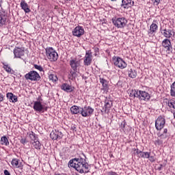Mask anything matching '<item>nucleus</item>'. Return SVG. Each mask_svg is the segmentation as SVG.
Returning <instances> with one entry per match:
<instances>
[{"instance_id": "obj_1", "label": "nucleus", "mask_w": 175, "mask_h": 175, "mask_svg": "<svg viewBox=\"0 0 175 175\" xmlns=\"http://www.w3.org/2000/svg\"><path fill=\"white\" fill-rule=\"evenodd\" d=\"M84 161L83 158L72 159L68 163V167H74L79 173H90V165Z\"/></svg>"}, {"instance_id": "obj_2", "label": "nucleus", "mask_w": 175, "mask_h": 175, "mask_svg": "<svg viewBox=\"0 0 175 175\" xmlns=\"http://www.w3.org/2000/svg\"><path fill=\"white\" fill-rule=\"evenodd\" d=\"M46 55L50 61L55 62L58 59V53L53 49L52 47L46 48Z\"/></svg>"}, {"instance_id": "obj_3", "label": "nucleus", "mask_w": 175, "mask_h": 175, "mask_svg": "<svg viewBox=\"0 0 175 175\" xmlns=\"http://www.w3.org/2000/svg\"><path fill=\"white\" fill-rule=\"evenodd\" d=\"M25 79L26 80H31V81H39V80H40V75H39L38 72L33 70L26 74Z\"/></svg>"}, {"instance_id": "obj_4", "label": "nucleus", "mask_w": 175, "mask_h": 175, "mask_svg": "<svg viewBox=\"0 0 175 175\" xmlns=\"http://www.w3.org/2000/svg\"><path fill=\"white\" fill-rule=\"evenodd\" d=\"M112 23L117 28H124L126 25L128 21L124 17L118 18L117 19H112Z\"/></svg>"}, {"instance_id": "obj_5", "label": "nucleus", "mask_w": 175, "mask_h": 175, "mask_svg": "<svg viewBox=\"0 0 175 175\" xmlns=\"http://www.w3.org/2000/svg\"><path fill=\"white\" fill-rule=\"evenodd\" d=\"M33 109L35 110V111L44 113V111H47L49 107H46L44 105H42L40 101H36L34 102Z\"/></svg>"}, {"instance_id": "obj_6", "label": "nucleus", "mask_w": 175, "mask_h": 175, "mask_svg": "<svg viewBox=\"0 0 175 175\" xmlns=\"http://www.w3.org/2000/svg\"><path fill=\"white\" fill-rule=\"evenodd\" d=\"M165 124L166 120H165V118L160 116L155 121V128L157 131H161L163 129Z\"/></svg>"}, {"instance_id": "obj_7", "label": "nucleus", "mask_w": 175, "mask_h": 175, "mask_svg": "<svg viewBox=\"0 0 175 175\" xmlns=\"http://www.w3.org/2000/svg\"><path fill=\"white\" fill-rule=\"evenodd\" d=\"M113 62L115 66H117L120 69H125V67L126 66V63L120 57H113Z\"/></svg>"}, {"instance_id": "obj_8", "label": "nucleus", "mask_w": 175, "mask_h": 175, "mask_svg": "<svg viewBox=\"0 0 175 175\" xmlns=\"http://www.w3.org/2000/svg\"><path fill=\"white\" fill-rule=\"evenodd\" d=\"M162 46L167 53V54H170L172 51H173V46H172V42H170V40L167 38H165L164 40H163Z\"/></svg>"}, {"instance_id": "obj_9", "label": "nucleus", "mask_w": 175, "mask_h": 175, "mask_svg": "<svg viewBox=\"0 0 175 175\" xmlns=\"http://www.w3.org/2000/svg\"><path fill=\"white\" fill-rule=\"evenodd\" d=\"M92 113H94V109L91 107L85 106L84 107L81 108V114L82 117H90Z\"/></svg>"}, {"instance_id": "obj_10", "label": "nucleus", "mask_w": 175, "mask_h": 175, "mask_svg": "<svg viewBox=\"0 0 175 175\" xmlns=\"http://www.w3.org/2000/svg\"><path fill=\"white\" fill-rule=\"evenodd\" d=\"M63 136L62 132L58 130L53 131L50 134V137L52 140H61Z\"/></svg>"}, {"instance_id": "obj_11", "label": "nucleus", "mask_w": 175, "mask_h": 175, "mask_svg": "<svg viewBox=\"0 0 175 175\" xmlns=\"http://www.w3.org/2000/svg\"><path fill=\"white\" fill-rule=\"evenodd\" d=\"M72 35L80 38L84 35V29L81 26H77L72 31Z\"/></svg>"}, {"instance_id": "obj_12", "label": "nucleus", "mask_w": 175, "mask_h": 175, "mask_svg": "<svg viewBox=\"0 0 175 175\" xmlns=\"http://www.w3.org/2000/svg\"><path fill=\"white\" fill-rule=\"evenodd\" d=\"M92 62V53L87 51L84 57L83 64L85 66H90Z\"/></svg>"}, {"instance_id": "obj_13", "label": "nucleus", "mask_w": 175, "mask_h": 175, "mask_svg": "<svg viewBox=\"0 0 175 175\" xmlns=\"http://www.w3.org/2000/svg\"><path fill=\"white\" fill-rule=\"evenodd\" d=\"M150 98H151L150 94L147 93L146 92L139 90V99H141L142 100L148 101L150 100Z\"/></svg>"}, {"instance_id": "obj_14", "label": "nucleus", "mask_w": 175, "mask_h": 175, "mask_svg": "<svg viewBox=\"0 0 175 175\" xmlns=\"http://www.w3.org/2000/svg\"><path fill=\"white\" fill-rule=\"evenodd\" d=\"M110 109H111V101H105L104 107L101 110L102 114H107V113H109L110 111Z\"/></svg>"}, {"instance_id": "obj_15", "label": "nucleus", "mask_w": 175, "mask_h": 175, "mask_svg": "<svg viewBox=\"0 0 175 175\" xmlns=\"http://www.w3.org/2000/svg\"><path fill=\"white\" fill-rule=\"evenodd\" d=\"M24 49L21 48H15L14 49V54L16 58H21L24 55Z\"/></svg>"}, {"instance_id": "obj_16", "label": "nucleus", "mask_w": 175, "mask_h": 175, "mask_svg": "<svg viewBox=\"0 0 175 175\" xmlns=\"http://www.w3.org/2000/svg\"><path fill=\"white\" fill-rule=\"evenodd\" d=\"M70 66L73 70H77V68L80 66V62L77 61L76 59H71L70 61Z\"/></svg>"}, {"instance_id": "obj_17", "label": "nucleus", "mask_w": 175, "mask_h": 175, "mask_svg": "<svg viewBox=\"0 0 175 175\" xmlns=\"http://www.w3.org/2000/svg\"><path fill=\"white\" fill-rule=\"evenodd\" d=\"M21 8L24 10L25 13H31V9H29V5L25 2V1H22L21 2Z\"/></svg>"}, {"instance_id": "obj_18", "label": "nucleus", "mask_w": 175, "mask_h": 175, "mask_svg": "<svg viewBox=\"0 0 175 175\" xmlns=\"http://www.w3.org/2000/svg\"><path fill=\"white\" fill-rule=\"evenodd\" d=\"M100 83L103 85L102 90L104 91H109V82L106 79L100 78Z\"/></svg>"}, {"instance_id": "obj_19", "label": "nucleus", "mask_w": 175, "mask_h": 175, "mask_svg": "<svg viewBox=\"0 0 175 175\" xmlns=\"http://www.w3.org/2000/svg\"><path fill=\"white\" fill-rule=\"evenodd\" d=\"M61 88L64 91H66V92H72V91L74 90V88L68 83H63L61 86Z\"/></svg>"}, {"instance_id": "obj_20", "label": "nucleus", "mask_w": 175, "mask_h": 175, "mask_svg": "<svg viewBox=\"0 0 175 175\" xmlns=\"http://www.w3.org/2000/svg\"><path fill=\"white\" fill-rule=\"evenodd\" d=\"M70 111L72 114H81V107L73 105L70 108Z\"/></svg>"}, {"instance_id": "obj_21", "label": "nucleus", "mask_w": 175, "mask_h": 175, "mask_svg": "<svg viewBox=\"0 0 175 175\" xmlns=\"http://www.w3.org/2000/svg\"><path fill=\"white\" fill-rule=\"evenodd\" d=\"M163 31V35L167 39H170V38H172V36H173V33H172V29H165Z\"/></svg>"}, {"instance_id": "obj_22", "label": "nucleus", "mask_w": 175, "mask_h": 175, "mask_svg": "<svg viewBox=\"0 0 175 175\" xmlns=\"http://www.w3.org/2000/svg\"><path fill=\"white\" fill-rule=\"evenodd\" d=\"M128 75L129 77H131V79H135L136 76H137V72H136V70L130 68L128 70Z\"/></svg>"}, {"instance_id": "obj_23", "label": "nucleus", "mask_w": 175, "mask_h": 175, "mask_svg": "<svg viewBox=\"0 0 175 175\" xmlns=\"http://www.w3.org/2000/svg\"><path fill=\"white\" fill-rule=\"evenodd\" d=\"M157 29H158V25L155 23H152L150 27V31L148 32L149 35H152L154 32H157Z\"/></svg>"}, {"instance_id": "obj_24", "label": "nucleus", "mask_w": 175, "mask_h": 175, "mask_svg": "<svg viewBox=\"0 0 175 175\" xmlns=\"http://www.w3.org/2000/svg\"><path fill=\"white\" fill-rule=\"evenodd\" d=\"M130 96L131 98H139L140 91H137L136 90L131 91V92L130 93Z\"/></svg>"}, {"instance_id": "obj_25", "label": "nucleus", "mask_w": 175, "mask_h": 175, "mask_svg": "<svg viewBox=\"0 0 175 175\" xmlns=\"http://www.w3.org/2000/svg\"><path fill=\"white\" fill-rule=\"evenodd\" d=\"M0 143L2 146H9V139H8L6 136H3L1 138Z\"/></svg>"}, {"instance_id": "obj_26", "label": "nucleus", "mask_w": 175, "mask_h": 175, "mask_svg": "<svg viewBox=\"0 0 175 175\" xmlns=\"http://www.w3.org/2000/svg\"><path fill=\"white\" fill-rule=\"evenodd\" d=\"M6 15L0 13V25H5L6 24Z\"/></svg>"}, {"instance_id": "obj_27", "label": "nucleus", "mask_w": 175, "mask_h": 175, "mask_svg": "<svg viewBox=\"0 0 175 175\" xmlns=\"http://www.w3.org/2000/svg\"><path fill=\"white\" fill-rule=\"evenodd\" d=\"M29 135V139L31 140V143L33 142H35L36 140H38V137H36V135L33 131H30L27 133Z\"/></svg>"}, {"instance_id": "obj_28", "label": "nucleus", "mask_w": 175, "mask_h": 175, "mask_svg": "<svg viewBox=\"0 0 175 175\" xmlns=\"http://www.w3.org/2000/svg\"><path fill=\"white\" fill-rule=\"evenodd\" d=\"M31 143L34 148H36V150H40L42 144H40L39 140L36 139V141H33Z\"/></svg>"}, {"instance_id": "obj_29", "label": "nucleus", "mask_w": 175, "mask_h": 175, "mask_svg": "<svg viewBox=\"0 0 175 175\" xmlns=\"http://www.w3.org/2000/svg\"><path fill=\"white\" fill-rule=\"evenodd\" d=\"M161 139H157L155 141V144H158L159 146H161V144H163V140L162 139H166L167 137V135H161Z\"/></svg>"}, {"instance_id": "obj_30", "label": "nucleus", "mask_w": 175, "mask_h": 175, "mask_svg": "<svg viewBox=\"0 0 175 175\" xmlns=\"http://www.w3.org/2000/svg\"><path fill=\"white\" fill-rule=\"evenodd\" d=\"M3 68L7 71L8 73H10L11 75H13L14 73V71L12 70V68L9 66L8 64H3Z\"/></svg>"}, {"instance_id": "obj_31", "label": "nucleus", "mask_w": 175, "mask_h": 175, "mask_svg": "<svg viewBox=\"0 0 175 175\" xmlns=\"http://www.w3.org/2000/svg\"><path fill=\"white\" fill-rule=\"evenodd\" d=\"M11 163L14 167H20V165L18 164V159H12Z\"/></svg>"}, {"instance_id": "obj_32", "label": "nucleus", "mask_w": 175, "mask_h": 175, "mask_svg": "<svg viewBox=\"0 0 175 175\" xmlns=\"http://www.w3.org/2000/svg\"><path fill=\"white\" fill-rule=\"evenodd\" d=\"M70 77H72V79H76V77H77V70H71L70 71Z\"/></svg>"}, {"instance_id": "obj_33", "label": "nucleus", "mask_w": 175, "mask_h": 175, "mask_svg": "<svg viewBox=\"0 0 175 175\" xmlns=\"http://www.w3.org/2000/svg\"><path fill=\"white\" fill-rule=\"evenodd\" d=\"M49 80H51L52 81H57V80H58V78H57V76L54 75H50Z\"/></svg>"}, {"instance_id": "obj_34", "label": "nucleus", "mask_w": 175, "mask_h": 175, "mask_svg": "<svg viewBox=\"0 0 175 175\" xmlns=\"http://www.w3.org/2000/svg\"><path fill=\"white\" fill-rule=\"evenodd\" d=\"M35 69H37V70H39L40 72H43V67L41 66H38L37 64H34Z\"/></svg>"}, {"instance_id": "obj_35", "label": "nucleus", "mask_w": 175, "mask_h": 175, "mask_svg": "<svg viewBox=\"0 0 175 175\" xmlns=\"http://www.w3.org/2000/svg\"><path fill=\"white\" fill-rule=\"evenodd\" d=\"M13 96H14L13 93H8L7 94V98H8V99L10 100V102H12V100H13Z\"/></svg>"}, {"instance_id": "obj_36", "label": "nucleus", "mask_w": 175, "mask_h": 175, "mask_svg": "<svg viewBox=\"0 0 175 175\" xmlns=\"http://www.w3.org/2000/svg\"><path fill=\"white\" fill-rule=\"evenodd\" d=\"M168 106L169 107H172V109H175V101H169Z\"/></svg>"}, {"instance_id": "obj_37", "label": "nucleus", "mask_w": 175, "mask_h": 175, "mask_svg": "<svg viewBox=\"0 0 175 175\" xmlns=\"http://www.w3.org/2000/svg\"><path fill=\"white\" fill-rule=\"evenodd\" d=\"M144 158H150V152H144Z\"/></svg>"}, {"instance_id": "obj_38", "label": "nucleus", "mask_w": 175, "mask_h": 175, "mask_svg": "<svg viewBox=\"0 0 175 175\" xmlns=\"http://www.w3.org/2000/svg\"><path fill=\"white\" fill-rule=\"evenodd\" d=\"M150 162H155V157L154 156H149L148 158Z\"/></svg>"}, {"instance_id": "obj_39", "label": "nucleus", "mask_w": 175, "mask_h": 175, "mask_svg": "<svg viewBox=\"0 0 175 175\" xmlns=\"http://www.w3.org/2000/svg\"><path fill=\"white\" fill-rule=\"evenodd\" d=\"M128 5V0H122L121 6H126Z\"/></svg>"}, {"instance_id": "obj_40", "label": "nucleus", "mask_w": 175, "mask_h": 175, "mask_svg": "<svg viewBox=\"0 0 175 175\" xmlns=\"http://www.w3.org/2000/svg\"><path fill=\"white\" fill-rule=\"evenodd\" d=\"M17 100H18L16 96H14H14H12V100L11 102H12L13 103H15V102H17Z\"/></svg>"}, {"instance_id": "obj_41", "label": "nucleus", "mask_w": 175, "mask_h": 175, "mask_svg": "<svg viewBox=\"0 0 175 175\" xmlns=\"http://www.w3.org/2000/svg\"><path fill=\"white\" fill-rule=\"evenodd\" d=\"M174 91H175V81L171 85L170 92H174Z\"/></svg>"}, {"instance_id": "obj_42", "label": "nucleus", "mask_w": 175, "mask_h": 175, "mask_svg": "<svg viewBox=\"0 0 175 175\" xmlns=\"http://www.w3.org/2000/svg\"><path fill=\"white\" fill-rule=\"evenodd\" d=\"M139 158H144V152H139Z\"/></svg>"}, {"instance_id": "obj_43", "label": "nucleus", "mask_w": 175, "mask_h": 175, "mask_svg": "<svg viewBox=\"0 0 175 175\" xmlns=\"http://www.w3.org/2000/svg\"><path fill=\"white\" fill-rule=\"evenodd\" d=\"M21 143L22 144H25L27 143V139H24V138H22V139H21Z\"/></svg>"}, {"instance_id": "obj_44", "label": "nucleus", "mask_w": 175, "mask_h": 175, "mask_svg": "<svg viewBox=\"0 0 175 175\" xmlns=\"http://www.w3.org/2000/svg\"><path fill=\"white\" fill-rule=\"evenodd\" d=\"M3 98H5V96H3V94H2L1 93H0V102H3Z\"/></svg>"}, {"instance_id": "obj_45", "label": "nucleus", "mask_w": 175, "mask_h": 175, "mask_svg": "<svg viewBox=\"0 0 175 175\" xmlns=\"http://www.w3.org/2000/svg\"><path fill=\"white\" fill-rule=\"evenodd\" d=\"M4 175H10V172L8 170H4Z\"/></svg>"}, {"instance_id": "obj_46", "label": "nucleus", "mask_w": 175, "mask_h": 175, "mask_svg": "<svg viewBox=\"0 0 175 175\" xmlns=\"http://www.w3.org/2000/svg\"><path fill=\"white\" fill-rule=\"evenodd\" d=\"M108 175H117V173L113 172H108Z\"/></svg>"}, {"instance_id": "obj_47", "label": "nucleus", "mask_w": 175, "mask_h": 175, "mask_svg": "<svg viewBox=\"0 0 175 175\" xmlns=\"http://www.w3.org/2000/svg\"><path fill=\"white\" fill-rule=\"evenodd\" d=\"M160 0H154V5H159Z\"/></svg>"}, {"instance_id": "obj_48", "label": "nucleus", "mask_w": 175, "mask_h": 175, "mask_svg": "<svg viewBox=\"0 0 175 175\" xmlns=\"http://www.w3.org/2000/svg\"><path fill=\"white\" fill-rule=\"evenodd\" d=\"M162 167H163V165L160 164V166L157 168V170H162Z\"/></svg>"}, {"instance_id": "obj_49", "label": "nucleus", "mask_w": 175, "mask_h": 175, "mask_svg": "<svg viewBox=\"0 0 175 175\" xmlns=\"http://www.w3.org/2000/svg\"><path fill=\"white\" fill-rule=\"evenodd\" d=\"M171 96H174L175 98V91L174 92H170Z\"/></svg>"}, {"instance_id": "obj_50", "label": "nucleus", "mask_w": 175, "mask_h": 175, "mask_svg": "<svg viewBox=\"0 0 175 175\" xmlns=\"http://www.w3.org/2000/svg\"><path fill=\"white\" fill-rule=\"evenodd\" d=\"M163 133H165V135H166V133H167V129H165L163 130Z\"/></svg>"}, {"instance_id": "obj_51", "label": "nucleus", "mask_w": 175, "mask_h": 175, "mask_svg": "<svg viewBox=\"0 0 175 175\" xmlns=\"http://www.w3.org/2000/svg\"><path fill=\"white\" fill-rule=\"evenodd\" d=\"M139 152H142V150H139V149H137L136 153L137 154V155H139Z\"/></svg>"}, {"instance_id": "obj_52", "label": "nucleus", "mask_w": 175, "mask_h": 175, "mask_svg": "<svg viewBox=\"0 0 175 175\" xmlns=\"http://www.w3.org/2000/svg\"><path fill=\"white\" fill-rule=\"evenodd\" d=\"M71 129H72V131H76V126H72L71 127Z\"/></svg>"}, {"instance_id": "obj_53", "label": "nucleus", "mask_w": 175, "mask_h": 175, "mask_svg": "<svg viewBox=\"0 0 175 175\" xmlns=\"http://www.w3.org/2000/svg\"><path fill=\"white\" fill-rule=\"evenodd\" d=\"M123 128H125V123H124L123 124Z\"/></svg>"}, {"instance_id": "obj_54", "label": "nucleus", "mask_w": 175, "mask_h": 175, "mask_svg": "<svg viewBox=\"0 0 175 175\" xmlns=\"http://www.w3.org/2000/svg\"><path fill=\"white\" fill-rule=\"evenodd\" d=\"M174 118H175V113H174Z\"/></svg>"}, {"instance_id": "obj_55", "label": "nucleus", "mask_w": 175, "mask_h": 175, "mask_svg": "<svg viewBox=\"0 0 175 175\" xmlns=\"http://www.w3.org/2000/svg\"><path fill=\"white\" fill-rule=\"evenodd\" d=\"M98 48H97V49H96V51H98Z\"/></svg>"}]
</instances>
